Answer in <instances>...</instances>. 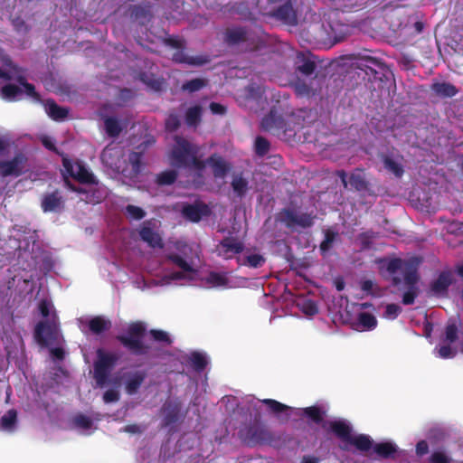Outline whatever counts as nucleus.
I'll use <instances>...</instances> for the list:
<instances>
[{
    "instance_id": "1",
    "label": "nucleus",
    "mask_w": 463,
    "mask_h": 463,
    "mask_svg": "<svg viewBox=\"0 0 463 463\" xmlns=\"http://www.w3.org/2000/svg\"><path fill=\"white\" fill-rule=\"evenodd\" d=\"M417 266L418 262L413 260L405 261L401 258H392L386 262V270L389 274L394 275L400 270L403 271L404 283L408 289L403 293L402 302L406 306L414 304L420 293L417 286L420 280Z\"/></svg>"
},
{
    "instance_id": "2",
    "label": "nucleus",
    "mask_w": 463,
    "mask_h": 463,
    "mask_svg": "<svg viewBox=\"0 0 463 463\" xmlns=\"http://www.w3.org/2000/svg\"><path fill=\"white\" fill-rule=\"evenodd\" d=\"M146 335V326L142 321H134L128 324L125 335H118L116 339L132 354L146 355L150 346L144 342Z\"/></svg>"
},
{
    "instance_id": "3",
    "label": "nucleus",
    "mask_w": 463,
    "mask_h": 463,
    "mask_svg": "<svg viewBox=\"0 0 463 463\" xmlns=\"http://www.w3.org/2000/svg\"><path fill=\"white\" fill-rule=\"evenodd\" d=\"M297 96L311 98L323 94V90L327 87L326 75L317 71L314 75L306 78H294L290 82Z\"/></svg>"
},
{
    "instance_id": "4",
    "label": "nucleus",
    "mask_w": 463,
    "mask_h": 463,
    "mask_svg": "<svg viewBox=\"0 0 463 463\" xmlns=\"http://www.w3.org/2000/svg\"><path fill=\"white\" fill-rule=\"evenodd\" d=\"M240 436L248 446H255L258 444L272 446L279 440V438L265 425L257 422L241 430Z\"/></svg>"
},
{
    "instance_id": "5",
    "label": "nucleus",
    "mask_w": 463,
    "mask_h": 463,
    "mask_svg": "<svg viewBox=\"0 0 463 463\" xmlns=\"http://www.w3.org/2000/svg\"><path fill=\"white\" fill-rule=\"evenodd\" d=\"M276 221L290 230L307 229L313 225L314 216L307 213H300L296 208L287 207L277 213Z\"/></svg>"
},
{
    "instance_id": "6",
    "label": "nucleus",
    "mask_w": 463,
    "mask_h": 463,
    "mask_svg": "<svg viewBox=\"0 0 463 463\" xmlns=\"http://www.w3.org/2000/svg\"><path fill=\"white\" fill-rule=\"evenodd\" d=\"M97 361L94 363V379L100 387L108 383L109 374L116 365L118 357L116 354L106 353L102 349L97 351Z\"/></svg>"
},
{
    "instance_id": "7",
    "label": "nucleus",
    "mask_w": 463,
    "mask_h": 463,
    "mask_svg": "<svg viewBox=\"0 0 463 463\" xmlns=\"http://www.w3.org/2000/svg\"><path fill=\"white\" fill-rule=\"evenodd\" d=\"M36 343L42 347H49L59 343V325L53 319L39 321L33 331Z\"/></svg>"
},
{
    "instance_id": "8",
    "label": "nucleus",
    "mask_w": 463,
    "mask_h": 463,
    "mask_svg": "<svg viewBox=\"0 0 463 463\" xmlns=\"http://www.w3.org/2000/svg\"><path fill=\"white\" fill-rule=\"evenodd\" d=\"M64 172L80 184H97L98 181L94 175L87 168L81 161L72 163L66 156L62 157Z\"/></svg>"
},
{
    "instance_id": "9",
    "label": "nucleus",
    "mask_w": 463,
    "mask_h": 463,
    "mask_svg": "<svg viewBox=\"0 0 463 463\" xmlns=\"http://www.w3.org/2000/svg\"><path fill=\"white\" fill-rule=\"evenodd\" d=\"M335 175L340 178L345 189H350L356 192H367L369 190V182L366 179L364 170L355 168L349 176L345 170H337Z\"/></svg>"
},
{
    "instance_id": "10",
    "label": "nucleus",
    "mask_w": 463,
    "mask_h": 463,
    "mask_svg": "<svg viewBox=\"0 0 463 463\" xmlns=\"http://www.w3.org/2000/svg\"><path fill=\"white\" fill-rule=\"evenodd\" d=\"M244 250V243L237 237H224L215 246L214 252L223 260H232Z\"/></svg>"
},
{
    "instance_id": "11",
    "label": "nucleus",
    "mask_w": 463,
    "mask_h": 463,
    "mask_svg": "<svg viewBox=\"0 0 463 463\" xmlns=\"http://www.w3.org/2000/svg\"><path fill=\"white\" fill-rule=\"evenodd\" d=\"M199 148L184 138L176 139V146L173 149L172 156L177 166L184 167L190 158L198 154Z\"/></svg>"
},
{
    "instance_id": "12",
    "label": "nucleus",
    "mask_w": 463,
    "mask_h": 463,
    "mask_svg": "<svg viewBox=\"0 0 463 463\" xmlns=\"http://www.w3.org/2000/svg\"><path fill=\"white\" fill-rule=\"evenodd\" d=\"M27 162V157L23 153H17L11 160L0 161V175L3 177L20 176L24 174V169Z\"/></svg>"
},
{
    "instance_id": "13",
    "label": "nucleus",
    "mask_w": 463,
    "mask_h": 463,
    "mask_svg": "<svg viewBox=\"0 0 463 463\" xmlns=\"http://www.w3.org/2000/svg\"><path fill=\"white\" fill-rule=\"evenodd\" d=\"M156 140L154 137L147 138L146 140L140 143L137 147L136 150L131 151L128 154V163L131 165V175L132 176H137L143 168L144 163H143V157L146 150L147 147L154 145Z\"/></svg>"
},
{
    "instance_id": "14",
    "label": "nucleus",
    "mask_w": 463,
    "mask_h": 463,
    "mask_svg": "<svg viewBox=\"0 0 463 463\" xmlns=\"http://www.w3.org/2000/svg\"><path fill=\"white\" fill-rule=\"evenodd\" d=\"M269 16L286 25L295 26L298 24L297 11L289 0L270 11Z\"/></svg>"
},
{
    "instance_id": "15",
    "label": "nucleus",
    "mask_w": 463,
    "mask_h": 463,
    "mask_svg": "<svg viewBox=\"0 0 463 463\" xmlns=\"http://www.w3.org/2000/svg\"><path fill=\"white\" fill-rule=\"evenodd\" d=\"M43 213H61L65 208V198L59 189L46 193L41 199Z\"/></svg>"
},
{
    "instance_id": "16",
    "label": "nucleus",
    "mask_w": 463,
    "mask_h": 463,
    "mask_svg": "<svg viewBox=\"0 0 463 463\" xmlns=\"http://www.w3.org/2000/svg\"><path fill=\"white\" fill-rule=\"evenodd\" d=\"M223 41L228 46L233 47L252 42L253 39L246 27L233 26L225 30Z\"/></svg>"
},
{
    "instance_id": "17",
    "label": "nucleus",
    "mask_w": 463,
    "mask_h": 463,
    "mask_svg": "<svg viewBox=\"0 0 463 463\" xmlns=\"http://www.w3.org/2000/svg\"><path fill=\"white\" fill-rule=\"evenodd\" d=\"M140 239L151 248H163L164 242L160 234L156 231V222L153 220L145 221L138 231Z\"/></svg>"
},
{
    "instance_id": "18",
    "label": "nucleus",
    "mask_w": 463,
    "mask_h": 463,
    "mask_svg": "<svg viewBox=\"0 0 463 463\" xmlns=\"http://www.w3.org/2000/svg\"><path fill=\"white\" fill-rule=\"evenodd\" d=\"M453 282V277L450 271H442L438 278L430 285V293L438 298L448 296L449 288Z\"/></svg>"
},
{
    "instance_id": "19",
    "label": "nucleus",
    "mask_w": 463,
    "mask_h": 463,
    "mask_svg": "<svg viewBox=\"0 0 463 463\" xmlns=\"http://www.w3.org/2000/svg\"><path fill=\"white\" fill-rule=\"evenodd\" d=\"M317 64L310 57L304 53L299 52L297 55V61L295 65V78H306L314 75L316 73Z\"/></svg>"
},
{
    "instance_id": "20",
    "label": "nucleus",
    "mask_w": 463,
    "mask_h": 463,
    "mask_svg": "<svg viewBox=\"0 0 463 463\" xmlns=\"http://www.w3.org/2000/svg\"><path fill=\"white\" fill-rule=\"evenodd\" d=\"M361 65L364 67L367 75L373 76L374 80H382L387 71L386 64L378 58L364 56L361 59Z\"/></svg>"
},
{
    "instance_id": "21",
    "label": "nucleus",
    "mask_w": 463,
    "mask_h": 463,
    "mask_svg": "<svg viewBox=\"0 0 463 463\" xmlns=\"http://www.w3.org/2000/svg\"><path fill=\"white\" fill-rule=\"evenodd\" d=\"M183 216L193 222H198L203 216L210 214V209L203 203H186L182 208Z\"/></svg>"
},
{
    "instance_id": "22",
    "label": "nucleus",
    "mask_w": 463,
    "mask_h": 463,
    "mask_svg": "<svg viewBox=\"0 0 463 463\" xmlns=\"http://www.w3.org/2000/svg\"><path fill=\"white\" fill-rule=\"evenodd\" d=\"M207 165L212 168L213 175L216 179L224 178L232 169V165L217 153L212 154L207 158Z\"/></svg>"
},
{
    "instance_id": "23",
    "label": "nucleus",
    "mask_w": 463,
    "mask_h": 463,
    "mask_svg": "<svg viewBox=\"0 0 463 463\" xmlns=\"http://www.w3.org/2000/svg\"><path fill=\"white\" fill-rule=\"evenodd\" d=\"M286 125L283 117L279 115L274 108H272L261 120L262 129L273 133L284 130Z\"/></svg>"
},
{
    "instance_id": "24",
    "label": "nucleus",
    "mask_w": 463,
    "mask_h": 463,
    "mask_svg": "<svg viewBox=\"0 0 463 463\" xmlns=\"http://www.w3.org/2000/svg\"><path fill=\"white\" fill-rule=\"evenodd\" d=\"M172 60L176 63L188 64L191 66H202L210 61V57L205 54L189 56L184 49H178L174 54Z\"/></svg>"
},
{
    "instance_id": "25",
    "label": "nucleus",
    "mask_w": 463,
    "mask_h": 463,
    "mask_svg": "<svg viewBox=\"0 0 463 463\" xmlns=\"http://www.w3.org/2000/svg\"><path fill=\"white\" fill-rule=\"evenodd\" d=\"M161 411L164 415V425L169 426L178 421L180 417L181 403L177 401H166Z\"/></svg>"
},
{
    "instance_id": "26",
    "label": "nucleus",
    "mask_w": 463,
    "mask_h": 463,
    "mask_svg": "<svg viewBox=\"0 0 463 463\" xmlns=\"http://www.w3.org/2000/svg\"><path fill=\"white\" fill-rule=\"evenodd\" d=\"M398 157L400 158L399 160L386 154H382L380 156L384 169L392 174L396 178H401L404 174V167L401 162L402 160V156H398Z\"/></svg>"
},
{
    "instance_id": "27",
    "label": "nucleus",
    "mask_w": 463,
    "mask_h": 463,
    "mask_svg": "<svg viewBox=\"0 0 463 463\" xmlns=\"http://www.w3.org/2000/svg\"><path fill=\"white\" fill-rule=\"evenodd\" d=\"M330 430L341 440L349 442L352 438L351 425L343 420H336L328 422Z\"/></svg>"
},
{
    "instance_id": "28",
    "label": "nucleus",
    "mask_w": 463,
    "mask_h": 463,
    "mask_svg": "<svg viewBox=\"0 0 463 463\" xmlns=\"http://www.w3.org/2000/svg\"><path fill=\"white\" fill-rule=\"evenodd\" d=\"M44 108L47 115L54 121H63L69 115V109L59 106L53 99H46Z\"/></svg>"
},
{
    "instance_id": "29",
    "label": "nucleus",
    "mask_w": 463,
    "mask_h": 463,
    "mask_svg": "<svg viewBox=\"0 0 463 463\" xmlns=\"http://www.w3.org/2000/svg\"><path fill=\"white\" fill-rule=\"evenodd\" d=\"M431 91L439 98H452L458 93V88L450 82H434L430 86Z\"/></svg>"
},
{
    "instance_id": "30",
    "label": "nucleus",
    "mask_w": 463,
    "mask_h": 463,
    "mask_svg": "<svg viewBox=\"0 0 463 463\" xmlns=\"http://www.w3.org/2000/svg\"><path fill=\"white\" fill-rule=\"evenodd\" d=\"M301 415L307 418L313 423L325 427L324 419L326 415V411L322 407L316 405L306 407L302 409Z\"/></svg>"
},
{
    "instance_id": "31",
    "label": "nucleus",
    "mask_w": 463,
    "mask_h": 463,
    "mask_svg": "<svg viewBox=\"0 0 463 463\" xmlns=\"http://www.w3.org/2000/svg\"><path fill=\"white\" fill-rule=\"evenodd\" d=\"M145 372H135L127 379L125 383L126 392L129 395H133L137 392L138 389L146 379Z\"/></svg>"
},
{
    "instance_id": "32",
    "label": "nucleus",
    "mask_w": 463,
    "mask_h": 463,
    "mask_svg": "<svg viewBox=\"0 0 463 463\" xmlns=\"http://www.w3.org/2000/svg\"><path fill=\"white\" fill-rule=\"evenodd\" d=\"M89 329L95 335H100L111 327V321L101 316L92 317L88 323Z\"/></svg>"
},
{
    "instance_id": "33",
    "label": "nucleus",
    "mask_w": 463,
    "mask_h": 463,
    "mask_svg": "<svg viewBox=\"0 0 463 463\" xmlns=\"http://www.w3.org/2000/svg\"><path fill=\"white\" fill-rule=\"evenodd\" d=\"M24 93V90L22 87L8 83L3 86L0 90V95L4 99L9 101H14L21 99L22 95Z\"/></svg>"
},
{
    "instance_id": "34",
    "label": "nucleus",
    "mask_w": 463,
    "mask_h": 463,
    "mask_svg": "<svg viewBox=\"0 0 463 463\" xmlns=\"http://www.w3.org/2000/svg\"><path fill=\"white\" fill-rule=\"evenodd\" d=\"M373 451L382 458H394L397 452V447L392 442H381L375 444Z\"/></svg>"
},
{
    "instance_id": "35",
    "label": "nucleus",
    "mask_w": 463,
    "mask_h": 463,
    "mask_svg": "<svg viewBox=\"0 0 463 463\" xmlns=\"http://www.w3.org/2000/svg\"><path fill=\"white\" fill-rule=\"evenodd\" d=\"M186 361L191 367L198 373L203 372L208 364L205 355L196 351L192 352Z\"/></svg>"
},
{
    "instance_id": "36",
    "label": "nucleus",
    "mask_w": 463,
    "mask_h": 463,
    "mask_svg": "<svg viewBox=\"0 0 463 463\" xmlns=\"http://www.w3.org/2000/svg\"><path fill=\"white\" fill-rule=\"evenodd\" d=\"M348 443L354 446L362 452H366L373 448V439L370 436L365 434L352 436Z\"/></svg>"
},
{
    "instance_id": "37",
    "label": "nucleus",
    "mask_w": 463,
    "mask_h": 463,
    "mask_svg": "<svg viewBox=\"0 0 463 463\" xmlns=\"http://www.w3.org/2000/svg\"><path fill=\"white\" fill-rule=\"evenodd\" d=\"M231 185L234 194L239 198H243L249 189V182L241 175H234Z\"/></svg>"
},
{
    "instance_id": "38",
    "label": "nucleus",
    "mask_w": 463,
    "mask_h": 463,
    "mask_svg": "<svg viewBox=\"0 0 463 463\" xmlns=\"http://www.w3.org/2000/svg\"><path fill=\"white\" fill-rule=\"evenodd\" d=\"M330 36L334 40V43L343 42L350 33V28L346 24H333L330 25Z\"/></svg>"
},
{
    "instance_id": "39",
    "label": "nucleus",
    "mask_w": 463,
    "mask_h": 463,
    "mask_svg": "<svg viewBox=\"0 0 463 463\" xmlns=\"http://www.w3.org/2000/svg\"><path fill=\"white\" fill-rule=\"evenodd\" d=\"M105 130L109 137H118L122 132L119 121L113 117H108L104 120Z\"/></svg>"
},
{
    "instance_id": "40",
    "label": "nucleus",
    "mask_w": 463,
    "mask_h": 463,
    "mask_svg": "<svg viewBox=\"0 0 463 463\" xmlns=\"http://www.w3.org/2000/svg\"><path fill=\"white\" fill-rule=\"evenodd\" d=\"M202 107L199 105H195L187 109L185 113V122L190 127H196L202 118Z\"/></svg>"
},
{
    "instance_id": "41",
    "label": "nucleus",
    "mask_w": 463,
    "mask_h": 463,
    "mask_svg": "<svg viewBox=\"0 0 463 463\" xmlns=\"http://www.w3.org/2000/svg\"><path fill=\"white\" fill-rule=\"evenodd\" d=\"M205 281L213 287H226L229 284L227 274L216 271H211L205 279Z\"/></svg>"
},
{
    "instance_id": "42",
    "label": "nucleus",
    "mask_w": 463,
    "mask_h": 463,
    "mask_svg": "<svg viewBox=\"0 0 463 463\" xmlns=\"http://www.w3.org/2000/svg\"><path fill=\"white\" fill-rule=\"evenodd\" d=\"M17 423V411L11 409L1 418V428L5 430H14Z\"/></svg>"
},
{
    "instance_id": "43",
    "label": "nucleus",
    "mask_w": 463,
    "mask_h": 463,
    "mask_svg": "<svg viewBox=\"0 0 463 463\" xmlns=\"http://www.w3.org/2000/svg\"><path fill=\"white\" fill-rule=\"evenodd\" d=\"M357 319H358L359 325L362 326L364 327V329H366V330H373L377 326V319L371 313L361 312V313H359Z\"/></svg>"
},
{
    "instance_id": "44",
    "label": "nucleus",
    "mask_w": 463,
    "mask_h": 463,
    "mask_svg": "<svg viewBox=\"0 0 463 463\" xmlns=\"http://www.w3.org/2000/svg\"><path fill=\"white\" fill-rule=\"evenodd\" d=\"M208 81L205 79L195 78L185 81L182 85V90L190 93L195 92L207 85Z\"/></svg>"
},
{
    "instance_id": "45",
    "label": "nucleus",
    "mask_w": 463,
    "mask_h": 463,
    "mask_svg": "<svg viewBox=\"0 0 463 463\" xmlns=\"http://www.w3.org/2000/svg\"><path fill=\"white\" fill-rule=\"evenodd\" d=\"M16 80L21 85L20 87L24 88L23 90H24V93L28 97L33 98L36 101L41 100V97H40L39 93L36 92L34 85L27 82L25 77L18 76Z\"/></svg>"
},
{
    "instance_id": "46",
    "label": "nucleus",
    "mask_w": 463,
    "mask_h": 463,
    "mask_svg": "<svg viewBox=\"0 0 463 463\" xmlns=\"http://www.w3.org/2000/svg\"><path fill=\"white\" fill-rule=\"evenodd\" d=\"M383 9V12H385L384 16L387 22L390 23V26L392 27V29L394 31L398 30L402 24V21H400L399 19V10L391 9L390 11H388V8L386 6H384Z\"/></svg>"
},
{
    "instance_id": "47",
    "label": "nucleus",
    "mask_w": 463,
    "mask_h": 463,
    "mask_svg": "<svg viewBox=\"0 0 463 463\" xmlns=\"http://www.w3.org/2000/svg\"><path fill=\"white\" fill-rule=\"evenodd\" d=\"M261 402L267 405L269 411L276 415H279L280 413H283L290 409V407L288 405L273 399H264L261 401Z\"/></svg>"
},
{
    "instance_id": "48",
    "label": "nucleus",
    "mask_w": 463,
    "mask_h": 463,
    "mask_svg": "<svg viewBox=\"0 0 463 463\" xmlns=\"http://www.w3.org/2000/svg\"><path fill=\"white\" fill-rule=\"evenodd\" d=\"M177 178V172L175 170H166L157 175L156 183L159 185L173 184Z\"/></svg>"
},
{
    "instance_id": "49",
    "label": "nucleus",
    "mask_w": 463,
    "mask_h": 463,
    "mask_svg": "<svg viewBox=\"0 0 463 463\" xmlns=\"http://www.w3.org/2000/svg\"><path fill=\"white\" fill-rule=\"evenodd\" d=\"M270 148L269 140L261 136H258L255 139V153L259 156H266Z\"/></svg>"
},
{
    "instance_id": "50",
    "label": "nucleus",
    "mask_w": 463,
    "mask_h": 463,
    "mask_svg": "<svg viewBox=\"0 0 463 463\" xmlns=\"http://www.w3.org/2000/svg\"><path fill=\"white\" fill-rule=\"evenodd\" d=\"M72 422L75 427L82 430H90L93 425L91 418L82 413L75 415L72 419Z\"/></svg>"
},
{
    "instance_id": "51",
    "label": "nucleus",
    "mask_w": 463,
    "mask_h": 463,
    "mask_svg": "<svg viewBox=\"0 0 463 463\" xmlns=\"http://www.w3.org/2000/svg\"><path fill=\"white\" fill-rule=\"evenodd\" d=\"M140 80L150 87L155 90H160L162 87V82L158 79H155L153 74H148L146 72H141L139 74Z\"/></svg>"
},
{
    "instance_id": "52",
    "label": "nucleus",
    "mask_w": 463,
    "mask_h": 463,
    "mask_svg": "<svg viewBox=\"0 0 463 463\" xmlns=\"http://www.w3.org/2000/svg\"><path fill=\"white\" fill-rule=\"evenodd\" d=\"M126 214L132 220L140 221L146 216V212L139 206L128 204L125 208Z\"/></svg>"
},
{
    "instance_id": "53",
    "label": "nucleus",
    "mask_w": 463,
    "mask_h": 463,
    "mask_svg": "<svg viewBox=\"0 0 463 463\" xmlns=\"http://www.w3.org/2000/svg\"><path fill=\"white\" fill-rule=\"evenodd\" d=\"M264 263L265 258L258 253L250 254L246 256L244 261L242 262L243 265L254 269L261 267Z\"/></svg>"
},
{
    "instance_id": "54",
    "label": "nucleus",
    "mask_w": 463,
    "mask_h": 463,
    "mask_svg": "<svg viewBox=\"0 0 463 463\" xmlns=\"http://www.w3.org/2000/svg\"><path fill=\"white\" fill-rule=\"evenodd\" d=\"M167 258L174 264H175L178 268H180L183 271L194 272V269H193V267L180 255L170 254V255H168Z\"/></svg>"
},
{
    "instance_id": "55",
    "label": "nucleus",
    "mask_w": 463,
    "mask_h": 463,
    "mask_svg": "<svg viewBox=\"0 0 463 463\" xmlns=\"http://www.w3.org/2000/svg\"><path fill=\"white\" fill-rule=\"evenodd\" d=\"M337 236V232L328 229L325 232V238L320 243V250L322 252H326L329 250L335 241V238Z\"/></svg>"
},
{
    "instance_id": "56",
    "label": "nucleus",
    "mask_w": 463,
    "mask_h": 463,
    "mask_svg": "<svg viewBox=\"0 0 463 463\" xmlns=\"http://www.w3.org/2000/svg\"><path fill=\"white\" fill-rule=\"evenodd\" d=\"M149 335L156 342L165 343L167 345L172 344V339L165 331L160 329H151L149 330Z\"/></svg>"
},
{
    "instance_id": "57",
    "label": "nucleus",
    "mask_w": 463,
    "mask_h": 463,
    "mask_svg": "<svg viewBox=\"0 0 463 463\" xmlns=\"http://www.w3.org/2000/svg\"><path fill=\"white\" fill-rule=\"evenodd\" d=\"M458 338V329L455 323L448 324L445 327L444 341L448 343H455Z\"/></svg>"
},
{
    "instance_id": "58",
    "label": "nucleus",
    "mask_w": 463,
    "mask_h": 463,
    "mask_svg": "<svg viewBox=\"0 0 463 463\" xmlns=\"http://www.w3.org/2000/svg\"><path fill=\"white\" fill-rule=\"evenodd\" d=\"M451 460V458L443 450H436L429 458L430 463H450Z\"/></svg>"
},
{
    "instance_id": "59",
    "label": "nucleus",
    "mask_w": 463,
    "mask_h": 463,
    "mask_svg": "<svg viewBox=\"0 0 463 463\" xmlns=\"http://www.w3.org/2000/svg\"><path fill=\"white\" fill-rule=\"evenodd\" d=\"M197 155L198 154H194V156L190 158L188 165H186L184 167L202 172L207 165V159L205 161L201 160L198 158Z\"/></svg>"
},
{
    "instance_id": "60",
    "label": "nucleus",
    "mask_w": 463,
    "mask_h": 463,
    "mask_svg": "<svg viewBox=\"0 0 463 463\" xmlns=\"http://www.w3.org/2000/svg\"><path fill=\"white\" fill-rule=\"evenodd\" d=\"M165 45L175 49H184L185 41L183 38L175 35H169L164 40Z\"/></svg>"
},
{
    "instance_id": "61",
    "label": "nucleus",
    "mask_w": 463,
    "mask_h": 463,
    "mask_svg": "<svg viewBox=\"0 0 463 463\" xmlns=\"http://www.w3.org/2000/svg\"><path fill=\"white\" fill-rule=\"evenodd\" d=\"M181 125L180 118L175 114H170L165 119V128L170 132H174L179 128Z\"/></svg>"
},
{
    "instance_id": "62",
    "label": "nucleus",
    "mask_w": 463,
    "mask_h": 463,
    "mask_svg": "<svg viewBox=\"0 0 463 463\" xmlns=\"http://www.w3.org/2000/svg\"><path fill=\"white\" fill-rule=\"evenodd\" d=\"M402 312V308L397 304H388L385 307L383 317L388 319H395Z\"/></svg>"
},
{
    "instance_id": "63",
    "label": "nucleus",
    "mask_w": 463,
    "mask_h": 463,
    "mask_svg": "<svg viewBox=\"0 0 463 463\" xmlns=\"http://www.w3.org/2000/svg\"><path fill=\"white\" fill-rule=\"evenodd\" d=\"M133 14L137 19H143V21L140 22L141 24H145V21H149L151 17L150 12L141 6H135Z\"/></svg>"
},
{
    "instance_id": "64",
    "label": "nucleus",
    "mask_w": 463,
    "mask_h": 463,
    "mask_svg": "<svg viewBox=\"0 0 463 463\" xmlns=\"http://www.w3.org/2000/svg\"><path fill=\"white\" fill-rule=\"evenodd\" d=\"M12 24L17 33H25L29 31L28 25L21 17H15L12 20Z\"/></svg>"
}]
</instances>
